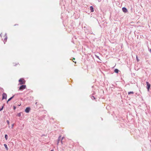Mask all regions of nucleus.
<instances>
[{"label":"nucleus","mask_w":151,"mask_h":151,"mask_svg":"<svg viewBox=\"0 0 151 151\" xmlns=\"http://www.w3.org/2000/svg\"><path fill=\"white\" fill-rule=\"evenodd\" d=\"M0 36L2 38V40H3L4 43H5L6 42L7 39L6 35L5 34L1 33L0 35Z\"/></svg>","instance_id":"nucleus-1"},{"label":"nucleus","mask_w":151,"mask_h":151,"mask_svg":"<svg viewBox=\"0 0 151 151\" xmlns=\"http://www.w3.org/2000/svg\"><path fill=\"white\" fill-rule=\"evenodd\" d=\"M90 10L91 12H93L94 11L93 8L92 6L90 7Z\"/></svg>","instance_id":"nucleus-8"},{"label":"nucleus","mask_w":151,"mask_h":151,"mask_svg":"<svg viewBox=\"0 0 151 151\" xmlns=\"http://www.w3.org/2000/svg\"><path fill=\"white\" fill-rule=\"evenodd\" d=\"M134 93L133 92V91H130V92H129L128 93V94L129 95V94H134Z\"/></svg>","instance_id":"nucleus-13"},{"label":"nucleus","mask_w":151,"mask_h":151,"mask_svg":"<svg viewBox=\"0 0 151 151\" xmlns=\"http://www.w3.org/2000/svg\"><path fill=\"white\" fill-rule=\"evenodd\" d=\"M7 98V95L5 93H3L2 94V99H6Z\"/></svg>","instance_id":"nucleus-5"},{"label":"nucleus","mask_w":151,"mask_h":151,"mask_svg":"<svg viewBox=\"0 0 151 151\" xmlns=\"http://www.w3.org/2000/svg\"><path fill=\"white\" fill-rule=\"evenodd\" d=\"M64 138V137H63L62 138V140Z\"/></svg>","instance_id":"nucleus-26"},{"label":"nucleus","mask_w":151,"mask_h":151,"mask_svg":"<svg viewBox=\"0 0 151 151\" xmlns=\"http://www.w3.org/2000/svg\"><path fill=\"white\" fill-rule=\"evenodd\" d=\"M136 59H137V62H139V59L138 58V57H137V56H136Z\"/></svg>","instance_id":"nucleus-16"},{"label":"nucleus","mask_w":151,"mask_h":151,"mask_svg":"<svg viewBox=\"0 0 151 151\" xmlns=\"http://www.w3.org/2000/svg\"><path fill=\"white\" fill-rule=\"evenodd\" d=\"M26 88L25 85H22L19 88V90H22L25 89Z\"/></svg>","instance_id":"nucleus-4"},{"label":"nucleus","mask_w":151,"mask_h":151,"mask_svg":"<svg viewBox=\"0 0 151 151\" xmlns=\"http://www.w3.org/2000/svg\"><path fill=\"white\" fill-rule=\"evenodd\" d=\"M5 137L6 139L7 140L8 139V136L7 134H5Z\"/></svg>","instance_id":"nucleus-14"},{"label":"nucleus","mask_w":151,"mask_h":151,"mask_svg":"<svg viewBox=\"0 0 151 151\" xmlns=\"http://www.w3.org/2000/svg\"><path fill=\"white\" fill-rule=\"evenodd\" d=\"M21 113H19L18 114H17V116H21Z\"/></svg>","instance_id":"nucleus-15"},{"label":"nucleus","mask_w":151,"mask_h":151,"mask_svg":"<svg viewBox=\"0 0 151 151\" xmlns=\"http://www.w3.org/2000/svg\"><path fill=\"white\" fill-rule=\"evenodd\" d=\"M19 82L20 83V84L21 85L24 84L25 82V81L23 78H20L19 80Z\"/></svg>","instance_id":"nucleus-2"},{"label":"nucleus","mask_w":151,"mask_h":151,"mask_svg":"<svg viewBox=\"0 0 151 151\" xmlns=\"http://www.w3.org/2000/svg\"><path fill=\"white\" fill-rule=\"evenodd\" d=\"M3 108H4V106H3L0 109V111H2V110L3 109Z\"/></svg>","instance_id":"nucleus-19"},{"label":"nucleus","mask_w":151,"mask_h":151,"mask_svg":"<svg viewBox=\"0 0 151 151\" xmlns=\"http://www.w3.org/2000/svg\"><path fill=\"white\" fill-rule=\"evenodd\" d=\"M4 146L5 147L6 150H8V148L7 147V145L6 144H5L4 145Z\"/></svg>","instance_id":"nucleus-9"},{"label":"nucleus","mask_w":151,"mask_h":151,"mask_svg":"<svg viewBox=\"0 0 151 151\" xmlns=\"http://www.w3.org/2000/svg\"><path fill=\"white\" fill-rule=\"evenodd\" d=\"M61 143H62V144H63V142H62V140H61Z\"/></svg>","instance_id":"nucleus-23"},{"label":"nucleus","mask_w":151,"mask_h":151,"mask_svg":"<svg viewBox=\"0 0 151 151\" xmlns=\"http://www.w3.org/2000/svg\"><path fill=\"white\" fill-rule=\"evenodd\" d=\"M73 61L75 63H76V62H75L74 61Z\"/></svg>","instance_id":"nucleus-25"},{"label":"nucleus","mask_w":151,"mask_h":151,"mask_svg":"<svg viewBox=\"0 0 151 151\" xmlns=\"http://www.w3.org/2000/svg\"><path fill=\"white\" fill-rule=\"evenodd\" d=\"M95 56H96V57L97 58H98V59H99V57L98 56L96 55H95Z\"/></svg>","instance_id":"nucleus-20"},{"label":"nucleus","mask_w":151,"mask_h":151,"mask_svg":"<svg viewBox=\"0 0 151 151\" xmlns=\"http://www.w3.org/2000/svg\"><path fill=\"white\" fill-rule=\"evenodd\" d=\"M50 151H54V150H52Z\"/></svg>","instance_id":"nucleus-27"},{"label":"nucleus","mask_w":151,"mask_h":151,"mask_svg":"<svg viewBox=\"0 0 151 151\" xmlns=\"http://www.w3.org/2000/svg\"><path fill=\"white\" fill-rule=\"evenodd\" d=\"M91 99H95V97L94 96H92V97H91Z\"/></svg>","instance_id":"nucleus-18"},{"label":"nucleus","mask_w":151,"mask_h":151,"mask_svg":"<svg viewBox=\"0 0 151 151\" xmlns=\"http://www.w3.org/2000/svg\"><path fill=\"white\" fill-rule=\"evenodd\" d=\"M37 102H36L35 103V104L36 105H37Z\"/></svg>","instance_id":"nucleus-22"},{"label":"nucleus","mask_w":151,"mask_h":151,"mask_svg":"<svg viewBox=\"0 0 151 151\" xmlns=\"http://www.w3.org/2000/svg\"><path fill=\"white\" fill-rule=\"evenodd\" d=\"M14 125V124H12V128H13Z\"/></svg>","instance_id":"nucleus-21"},{"label":"nucleus","mask_w":151,"mask_h":151,"mask_svg":"<svg viewBox=\"0 0 151 151\" xmlns=\"http://www.w3.org/2000/svg\"><path fill=\"white\" fill-rule=\"evenodd\" d=\"M146 83L147 86V89L148 91H149L150 87V84L148 82H146Z\"/></svg>","instance_id":"nucleus-3"},{"label":"nucleus","mask_w":151,"mask_h":151,"mask_svg":"<svg viewBox=\"0 0 151 151\" xmlns=\"http://www.w3.org/2000/svg\"><path fill=\"white\" fill-rule=\"evenodd\" d=\"M123 11L124 12H127V9L125 7H123L122 8Z\"/></svg>","instance_id":"nucleus-7"},{"label":"nucleus","mask_w":151,"mask_h":151,"mask_svg":"<svg viewBox=\"0 0 151 151\" xmlns=\"http://www.w3.org/2000/svg\"><path fill=\"white\" fill-rule=\"evenodd\" d=\"M14 97V96H13L11 98H10L7 101V103L10 101Z\"/></svg>","instance_id":"nucleus-12"},{"label":"nucleus","mask_w":151,"mask_h":151,"mask_svg":"<svg viewBox=\"0 0 151 151\" xmlns=\"http://www.w3.org/2000/svg\"><path fill=\"white\" fill-rule=\"evenodd\" d=\"M61 137V136H60L58 138V142H57V145H58V144L59 143V141H60V138Z\"/></svg>","instance_id":"nucleus-11"},{"label":"nucleus","mask_w":151,"mask_h":151,"mask_svg":"<svg viewBox=\"0 0 151 151\" xmlns=\"http://www.w3.org/2000/svg\"><path fill=\"white\" fill-rule=\"evenodd\" d=\"M75 60V58H73V60Z\"/></svg>","instance_id":"nucleus-24"},{"label":"nucleus","mask_w":151,"mask_h":151,"mask_svg":"<svg viewBox=\"0 0 151 151\" xmlns=\"http://www.w3.org/2000/svg\"><path fill=\"white\" fill-rule=\"evenodd\" d=\"M6 122L8 124V125H9V120H7Z\"/></svg>","instance_id":"nucleus-17"},{"label":"nucleus","mask_w":151,"mask_h":151,"mask_svg":"<svg viewBox=\"0 0 151 151\" xmlns=\"http://www.w3.org/2000/svg\"><path fill=\"white\" fill-rule=\"evenodd\" d=\"M150 51L151 52V49H150Z\"/></svg>","instance_id":"nucleus-28"},{"label":"nucleus","mask_w":151,"mask_h":151,"mask_svg":"<svg viewBox=\"0 0 151 151\" xmlns=\"http://www.w3.org/2000/svg\"><path fill=\"white\" fill-rule=\"evenodd\" d=\"M119 70L117 69H115L114 70V72L116 73H118L119 72Z\"/></svg>","instance_id":"nucleus-10"},{"label":"nucleus","mask_w":151,"mask_h":151,"mask_svg":"<svg viewBox=\"0 0 151 151\" xmlns=\"http://www.w3.org/2000/svg\"><path fill=\"white\" fill-rule=\"evenodd\" d=\"M30 110V108L29 107H27L25 109V111L26 113H28L29 112Z\"/></svg>","instance_id":"nucleus-6"}]
</instances>
